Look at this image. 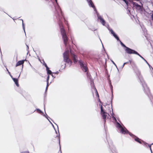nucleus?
Here are the masks:
<instances>
[{"label": "nucleus", "instance_id": "29", "mask_svg": "<svg viewBox=\"0 0 153 153\" xmlns=\"http://www.w3.org/2000/svg\"><path fill=\"white\" fill-rule=\"evenodd\" d=\"M98 100H99V101L100 102H101L100 100V99L99 98H98Z\"/></svg>", "mask_w": 153, "mask_h": 153}, {"label": "nucleus", "instance_id": "21", "mask_svg": "<svg viewBox=\"0 0 153 153\" xmlns=\"http://www.w3.org/2000/svg\"><path fill=\"white\" fill-rule=\"evenodd\" d=\"M117 127L120 128V129L123 127L121 125L118 123H117Z\"/></svg>", "mask_w": 153, "mask_h": 153}, {"label": "nucleus", "instance_id": "22", "mask_svg": "<svg viewBox=\"0 0 153 153\" xmlns=\"http://www.w3.org/2000/svg\"><path fill=\"white\" fill-rule=\"evenodd\" d=\"M123 0L125 2V3H126V5H128V1H127V0Z\"/></svg>", "mask_w": 153, "mask_h": 153}, {"label": "nucleus", "instance_id": "19", "mask_svg": "<svg viewBox=\"0 0 153 153\" xmlns=\"http://www.w3.org/2000/svg\"><path fill=\"white\" fill-rule=\"evenodd\" d=\"M36 111L37 112H38L39 114H42V111L39 109H36Z\"/></svg>", "mask_w": 153, "mask_h": 153}, {"label": "nucleus", "instance_id": "15", "mask_svg": "<svg viewBox=\"0 0 153 153\" xmlns=\"http://www.w3.org/2000/svg\"><path fill=\"white\" fill-rule=\"evenodd\" d=\"M86 74H87V77L88 78H89V79L91 80V75L89 73H88L87 72L86 73Z\"/></svg>", "mask_w": 153, "mask_h": 153}, {"label": "nucleus", "instance_id": "32", "mask_svg": "<svg viewBox=\"0 0 153 153\" xmlns=\"http://www.w3.org/2000/svg\"><path fill=\"white\" fill-rule=\"evenodd\" d=\"M56 2H57V0H55Z\"/></svg>", "mask_w": 153, "mask_h": 153}, {"label": "nucleus", "instance_id": "12", "mask_svg": "<svg viewBox=\"0 0 153 153\" xmlns=\"http://www.w3.org/2000/svg\"><path fill=\"white\" fill-rule=\"evenodd\" d=\"M134 140L138 142V143L140 144L141 143V141H142V140L138 138V137H136L135 138H134Z\"/></svg>", "mask_w": 153, "mask_h": 153}, {"label": "nucleus", "instance_id": "14", "mask_svg": "<svg viewBox=\"0 0 153 153\" xmlns=\"http://www.w3.org/2000/svg\"><path fill=\"white\" fill-rule=\"evenodd\" d=\"M89 4L91 5L92 7L93 8L94 7V5L91 0H90L89 1Z\"/></svg>", "mask_w": 153, "mask_h": 153}, {"label": "nucleus", "instance_id": "11", "mask_svg": "<svg viewBox=\"0 0 153 153\" xmlns=\"http://www.w3.org/2000/svg\"><path fill=\"white\" fill-rule=\"evenodd\" d=\"M111 34L113 35V36L117 40H119V37L117 36L116 34L115 33L113 30H111Z\"/></svg>", "mask_w": 153, "mask_h": 153}, {"label": "nucleus", "instance_id": "6", "mask_svg": "<svg viewBox=\"0 0 153 153\" xmlns=\"http://www.w3.org/2000/svg\"><path fill=\"white\" fill-rule=\"evenodd\" d=\"M120 132L123 134H128L131 136L133 135V134L129 132L127 129L126 128H123V127L122 128L120 129Z\"/></svg>", "mask_w": 153, "mask_h": 153}, {"label": "nucleus", "instance_id": "35", "mask_svg": "<svg viewBox=\"0 0 153 153\" xmlns=\"http://www.w3.org/2000/svg\"><path fill=\"white\" fill-rule=\"evenodd\" d=\"M46 1H48L49 0H45Z\"/></svg>", "mask_w": 153, "mask_h": 153}, {"label": "nucleus", "instance_id": "26", "mask_svg": "<svg viewBox=\"0 0 153 153\" xmlns=\"http://www.w3.org/2000/svg\"><path fill=\"white\" fill-rule=\"evenodd\" d=\"M153 144V143L151 145H148V146L149 147V148H150V149L151 150V146Z\"/></svg>", "mask_w": 153, "mask_h": 153}, {"label": "nucleus", "instance_id": "1", "mask_svg": "<svg viewBox=\"0 0 153 153\" xmlns=\"http://www.w3.org/2000/svg\"><path fill=\"white\" fill-rule=\"evenodd\" d=\"M60 12L61 16H59L58 18L59 21V25L60 28L61 33L62 36V38L64 41L65 45V46H66L68 41V38L66 35L65 30L63 25L61 21L62 17L63 18L65 21H66V20L61 10H60Z\"/></svg>", "mask_w": 153, "mask_h": 153}, {"label": "nucleus", "instance_id": "28", "mask_svg": "<svg viewBox=\"0 0 153 153\" xmlns=\"http://www.w3.org/2000/svg\"><path fill=\"white\" fill-rule=\"evenodd\" d=\"M136 6L137 7H140V6L138 4H137Z\"/></svg>", "mask_w": 153, "mask_h": 153}, {"label": "nucleus", "instance_id": "24", "mask_svg": "<svg viewBox=\"0 0 153 153\" xmlns=\"http://www.w3.org/2000/svg\"><path fill=\"white\" fill-rule=\"evenodd\" d=\"M21 153H29V152L28 151L23 152H21Z\"/></svg>", "mask_w": 153, "mask_h": 153}, {"label": "nucleus", "instance_id": "9", "mask_svg": "<svg viewBox=\"0 0 153 153\" xmlns=\"http://www.w3.org/2000/svg\"><path fill=\"white\" fill-rule=\"evenodd\" d=\"M13 80V81L15 82L16 85L17 86L19 87V85L18 83V80L17 79L14 78H12Z\"/></svg>", "mask_w": 153, "mask_h": 153}, {"label": "nucleus", "instance_id": "20", "mask_svg": "<svg viewBox=\"0 0 153 153\" xmlns=\"http://www.w3.org/2000/svg\"><path fill=\"white\" fill-rule=\"evenodd\" d=\"M131 61L130 60H129V61L128 62H125L123 64V66H124V65L125 64H131Z\"/></svg>", "mask_w": 153, "mask_h": 153}, {"label": "nucleus", "instance_id": "27", "mask_svg": "<svg viewBox=\"0 0 153 153\" xmlns=\"http://www.w3.org/2000/svg\"><path fill=\"white\" fill-rule=\"evenodd\" d=\"M22 25H23V27H24V23H23V20H22Z\"/></svg>", "mask_w": 153, "mask_h": 153}, {"label": "nucleus", "instance_id": "13", "mask_svg": "<svg viewBox=\"0 0 153 153\" xmlns=\"http://www.w3.org/2000/svg\"><path fill=\"white\" fill-rule=\"evenodd\" d=\"M135 72H136V73L137 75L138 76H140V75H141L140 72L138 69H137L136 70Z\"/></svg>", "mask_w": 153, "mask_h": 153}, {"label": "nucleus", "instance_id": "4", "mask_svg": "<svg viewBox=\"0 0 153 153\" xmlns=\"http://www.w3.org/2000/svg\"><path fill=\"white\" fill-rule=\"evenodd\" d=\"M79 62L82 70L85 72H86L88 69L86 64H84V62L81 60L79 61Z\"/></svg>", "mask_w": 153, "mask_h": 153}, {"label": "nucleus", "instance_id": "2", "mask_svg": "<svg viewBox=\"0 0 153 153\" xmlns=\"http://www.w3.org/2000/svg\"><path fill=\"white\" fill-rule=\"evenodd\" d=\"M63 59L64 61L70 65H71L72 61L69 59V52L68 51H66L63 54Z\"/></svg>", "mask_w": 153, "mask_h": 153}, {"label": "nucleus", "instance_id": "5", "mask_svg": "<svg viewBox=\"0 0 153 153\" xmlns=\"http://www.w3.org/2000/svg\"><path fill=\"white\" fill-rule=\"evenodd\" d=\"M101 108V114L103 119L104 120L105 122L106 119L107 117V114L109 116V114L105 112V111L103 109L102 105H101L100 107Z\"/></svg>", "mask_w": 153, "mask_h": 153}, {"label": "nucleus", "instance_id": "8", "mask_svg": "<svg viewBox=\"0 0 153 153\" xmlns=\"http://www.w3.org/2000/svg\"><path fill=\"white\" fill-rule=\"evenodd\" d=\"M25 60H23L20 61H19L16 64V66L17 67L18 66L20 65H22L23 66V64L25 62Z\"/></svg>", "mask_w": 153, "mask_h": 153}, {"label": "nucleus", "instance_id": "3", "mask_svg": "<svg viewBox=\"0 0 153 153\" xmlns=\"http://www.w3.org/2000/svg\"><path fill=\"white\" fill-rule=\"evenodd\" d=\"M126 51L127 52V53L128 54H135L137 55L143 59L145 60L144 59L142 56L138 52L133 50L129 48H127Z\"/></svg>", "mask_w": 153, "mask_h": 153}, {"label": "nucleus", "instance_id": "17", "mask_svg": "<svg viewBox=\"0 0 153 153\" xmlns=\"http://www.w3.org/2000/svg\"><path fill=\"white\" fill-rule=\"evenodd\" d=\"M121 42V45L123 47H125L126 48V49H125V51H126V52L127 53V52L126 51V49L127 48H128V47H126L125 45H124L122 42Z\"/></svg>", "mask_w": 153, "mask_h": 153}, {"label": "nucleus", "instance_id": "16", "mask_svg": "<svg viewBox=\"0 0 153 153\" xmlns=\"http://www.w3.org/2000/svg\"><path fill=\"white\" fill-rule=\"evenodd\" d=\"M46 70L47 71V73L48 74H52V72L49 69V68H48V69H47Z\"/></svg>", "mask_w": 153, "mask_h": 153}, {"label": "nucleus", "instance_id": "30", "mask_svg": "<svg viewBox=\"0 0 153 153\" xmlns=\"http://www.w3.org/2000/svg\"><path fill=\"white\" fill-rule=\"evenodd\" d=\"M143 142V143H144V144H146H146H147V143H146L144 142Z\"/></svg>", "mask_w": 153, "mask_h": 153}, {"label": "nucleus", "instance_id": "23", "mask_svg": "<svg viewBox=\"0 0 153 153\" xmlns=\"http://www.w3.org/2000/svg\"><path fill=\"white\" fill-rule=\"evenodd\" d=\"M44 65H45V66L46 67V69H48L49 68L48 67V66H47V64H46V63H45V62H44Z\"/></svg>", "mask_w": 153, "mask_h": 153}, {"label": "nucleus", "instance_id": "25", "mask_svg": "<svg viewBox=\"0 0 153 153\" xmlns=\"http://www.w3.org/2000/svg\"><path fill=\"white\" fill-rule=\"evenodd\" d=\"M49 75H48L47 76V82H48V80H49Z\"/></svg>", "mask_w": 153, "mask_h": 153}, {"label": "nucleus", "instance_id": "33", "mask_svg": "<svg viewBox=\"0 0 153 153\" xmlns=\"http://www.w3.org/2000/svg\"><path fill=\"white\" fill-rule=\"evenodd\" d=\"M111 87L112 88V85H111Z\"/></svg>", "mask_w": 153, "mask_h": 153}, {"label": "nucleus", "instance_id": "34", "mask_svg": "<svg viewBox=\"0 0 153 153\" xmlns=\"http://www.w3.org/2000/svg\"><path fill=\"white\" fill-rule=\"evenodd\" d=\"M113 63L114 64H115V63H114V62H113Z\"/></svg>", "mask_w": 153, "mask_h": 153}, {"label": "nucleus", "instance_id": "31", "mask_svg": "<svg viewBox=\"0 0 153 153\" xmlns=\"http://www.w3.org/2000/svg\"><path fill=\"white\" fill-rule=\"evenodd\" d=\"M7 70L8 72V73H10V72L8 70V69H7Z\"/></svg>", "mask_w": 153, "mask_h": 153}, {"label": "nucleus", "instance_id": "10", "mask_svg": "<svg viewBox=\"0 0 153 153\" xmlns=\"http://www.w3.org/2000/svg\"><path fill=\"white\" fill-rule=\"evenodd\" d=\"M98 18L100 20V22H101V23L103 25H105V22L104 19L102 18L101 16L98 17Z\"/></svg>", "mask_w": 153, "mask_h": 153}, {"label": "nucleus", "instance_id": "7", "mask_svg": "<svg viewBox=\"0 0 153 153\" xmlns=\"http://www.w3.org/2000/svg\"><path fill=\"white\" fill-rule=\"evenodd\" d=\"M71 58L73 60L74 62L75 63H76L78 61L77 56L74 53H71Z\"/></svg>", "mask_w": 153, "mask_h": 153}, {"label": "nucleus", "instance_id": "18", "mask_svg": "<svg viewBox=\"0 0 153 153\" xmlns=\"http://www.w3.org/2000/svg\"><path fill=\"white\" fill-rule=\"evenodd\" d=\"M94 89L95 90L96 93V96L97 97H98V98H99V94L98 93V92L97 91V90L95 88Z\"/></svg>", "mask_w": 153, "mask_h": 153}]
</instances>
